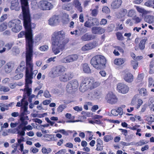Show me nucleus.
I'll return each mask as SVG.
<instances>
[{"label":"nucleus","instance_id":"nucleus-62","mask_svg":"<svg viewBox=\"0 0 154 154\" xmlns=\"http://www.w3.org/2000/svg\"><path fill=\"white\" fill-rule=\"evenodd\" d=\"M7 17V14H4L0 18V22H2L6 19Z\"/></svg>","mask_w":154,"mask_h":154},{"label":"nucleus","instance_id":"nucleus-15","mask_svg":"<svg viewBox=\"0 0 154 154\" xmlns=\"http://www.w3.org/2000/svg\"><path fill=\"white\" fill-rule=\"evenodd\" d=\"M96 82H99L97 81H95L94 79L93 78L90 79L87 77L83 78L82 79L81 84L83 85H86L87 83V85H93V84Z\"/></svg>","mask_w":154,"mask_h":154},{"label":"nucleus","instance_id":"nucleus-59","mask_svg":"<svg viewBox=\"0 0 154 154\" xmlns=\"http://www.w3.org/2000/svg\"><path fill=\"white\" fill-rule=\"evenodd\" d=\"M107 21L106 19H102L100 22V24L101 25H105L107 23Z\"/></svg>","mask_w":154,"mask_h":154},{"label":"nucleus","instance_id":"nucleus-64","mask_svg":"<svg viewBox=\"0 0 154 154\" xmlns=\"http://www.w3.org/2000/svg\"><path fill=\"white\" fill-rule=\"evenodd\" d=\"M119 130L121 131L124 134L125 136H126L127 135L128 131L126 130L121 128H119Z\"/></svg>","mask_w":154,"mask_h":154},{"label":"nucleus","instance_id":"nucleus-8","mask_svg":"<svg viewBox=\"0 0 154 154\" xmlns=\"http://www.w3.org/2000/svg\"><path fill=\"white\" fill-rule=\"evenodd\" d=\"M79 84L76 80H73L69 82L66 86V90L69 93H71L74 90L76 89L78 87Z\"/></svg>","mask_w":154,"mask_h":154},{"label":"nucleus","instance_id":"nucleus-17","mask_svg":"<svg viewBox=\"0 0 154 154\" xmlns=\"http://www.w3.org/2000/svg\"><path fill=\"white\" fill-rule=\"evenodd\" d=\"M72 77V76L71 74L66 73L60 75L59 79L61 81L65 82L70 80Z\"/></svg>","mask_w":154,"mask_h":154},{"label":"nucleus","instance_id":"nucleus-1","mask_svg":"<svg viewBox=\"0 0 154 154\" xmlns=\"http://www.w3.org/2000/svg\"><path fill=\"white\" fill-rule=\"evenodd\" d=\"M65 35L66 33L63 30L55 31L52 34V40L54 47L52 48V50L55 54H57L62 51L69 42V38H65Z\"/></svg>","mask_w":154,"mask_h":154},{"label":"nucleus","instance_id":"nucleus-46","mask_svg":"<svg viewBox=\"0 0 154 154\" xmlns=\"http://www.w3.org/2000/svg\"><path fill=\"white\" fill-rule=\"evenodd\" d=\"M42 16L41 13L36 14L33 15V18L36 20H38L40 19Z\"/></svg>","mask_w":154,"mask_h":154},{"label":"nucleus","instance_id":"nucleus-48","mask_svg":"<svg viewBox=\"0 0 154 154\" xmlns=\"http://www.w3.org/2000/svg\"><path fill=\"white\" fill-rule=\"evenodd\" d=\"M92 22H93L95 25L98 26L100 23L98 19L96 18H92L91 19Z\"/></svg>","mask_w":154,"mask_h":154},{"label":"nucleus","instance_id":"nucleus-30","mask_svg":"<svg viewBox=\"0 0 154 154\" xmlns=\"http://www.w3.org/2000/svg\"><path fill=\"white\" fill-rule=\"evenodd\" d=\"M29 84L25 83V88L24 89L26 91V93L28 96H29L31 94L32 89L31 88H29Z\"/></svg>","mask_w":154,"mask_h":154},{"label":"nucleus","instance_id":"nucleus-50","mask_svg":"<svg viewBox=\"0 0 154 154\" xmlns=\"http://www.w3.org/2000/svg\"><path fill=\"white\" fill-rule=\"evenodd\" d=\"M26 99V96H24L23 98L21 100V102H18L17 103L16 105L17 106L20 107L22 105V103H23V101L24 99Z\"/></svg>","mask_w":154,"mask_h":154},{"label":"nucleus","instance_id":"nucleus-37","mask_svg":"<svg viewBox=\"0 0 154 154\" xmlns=\"http://www.w3.org/2000/svg\"><path fill=\"white\" fill-rule=\"evenodd\" d=\"M131 64L134 69H137L138 66V62L136 60H132L131 61Z\"/></svg>","mask_w":154,"mask_h":154},{"label":"nucleus","instance_id":"nucleus-38","mask_svg":"<svg viewBox=\"0 0 154 154\" xmlns=\"http://www.w3.org/2000/svg\"><path fill=\"white\" fill-rule=\"evenodd\" d=\"M66 106L65 104L60 105L57 108V111L58 112H62L65 108Z\"/></svg>","mask_w":154,"mask_h":154},{"label":"nucleus","instance_id":"nucleus-18","mask_svg":"<svg viewBox=\"0 0 154 154\" xmlns=\"http://www.w3.org/2000/svg\"><path fill=\"white\" fill-rule=\"evenodd\" d=\"M96 46V43L95 42H90L83 46L82 49L84 51L89 50L95 48Z\"/></svg>","mask_w":154,"mask_h":154},{"label":"nucleus","instance_id":"nucleus-60","mask_svg":"<svg viewBox=\"0 0 154 154\" xmlns=\"http://www.w3.org/2000/svg\"><path fill=\"white\" fill-rule=\"evenodd\" d=\"M73 109L78 112L81 111L82 110V107H79L78 106H75L73 107Z\"/></svg>","mask_w":154,"mask_h":154},{"label":"nucleus","instance_id":"nucleus-23","mask_svg":"<svg viewBox=\"0 0 154 154\" xmlns=\"http://www.w3.org/2000/svg\"><path fill=\"white\" fill-rule=\"evenodd\" d=\"M82 66L83 71L85 73H91V70L87 63L83 64Z\"/></svg>","mask_w":154,"mask_h":154},{"label":"nucleus","instance_id":"nucleus-54","mask_svg":"<svg viewBox=\"0 0 154 154\" xmlns=\"http://www.w3.org/2000/svg\"><path fill=\"white\" fill-rule=\"evenodd\" d=\"M54 135L49 134V141L55 140L56 137H54Z\"/></svg>","mask_w":154,"mask_h":154},{"label":"nucleus","instance_id":"nucleus-53","mask_svg":"<svg viewBox=\"0 0 154 154\" xmlns=\"http://www.w3.org/2000/svg\"><path fill=\"white\" fill-rule=\"evenodd\" d=\"M149 81V85L148 86L149 87H152V84L153 82V79L152 78H149L148 79Z\"/></svg>","mask_w":154,"mask_h":154},{"label":"nucleus","instance_id":"nucleus-63","mask_svg":"<svg viewBox=\"0 0 154 154\" xmlns=\"http://www.w3.org/2000/svg\"><path fill=\"white\" fill-rule=\"evenodd\" d=\"M84 26L88 28H91V26L90 23V22L89 21H86L84 24Z\"/></svg>","mask_w":154,"mask_h":154},{"label":"nucleus","instance_id":"nucleus-3","mask_svg":"<svg viewBox=\"0 0 154 154\" xmlns=\"http://www.w3.org/2000/svg\"><path fill=\"white\" fill-rule=\"evenodd\" d=\"M26 32H21L18 35V38H21L25 35L26 40V54L33 53V45L34 41L33 39L32 29L30 28V31L27 33L26 28Z\"/></svg>","mask_w":154,"mask_h":154},{"label":"nucleus","instance_id":"nucleus-20","mask_svg":"<svg viewBox=\"0 0 154 154\" xmlns=\"http://www.w3.org/2000/svg\"><path fill=\"white\" fill-rule=\"evenodd\" d=\"M95 36L94 35L89 33H86L81 37V39L84 41H89L94 39Z\"/></svg>","mask_w":154,"mask_h":154},{"label":"nucleus","instance_id":"nucleus-56","mask_svg":"<svg viewBox=\"0 0 154 154\" xmlns=\"http://www.w3.org/2000/svg\"><path fill=\"white\" fill-rule=\"evenodd\" d=\"M111 113L114 116H117L119 114L117 110L115 109H112L111 111Z\"/></svg>","mask_w":154,"mask_h":154},{"label":"nucleus","instance_id":"nucleus-34","mask_svg":"<svg viewBox=\"0 0 154 154\" xmlns=\"http://www.w3.org/2000/svg\"><path fill=\"white\" fill-rule=\"evenodd\" d=\"M146 41L145 39L142 40L140 42L139 44V47L140 49L143 50L145 48V44Z\"/></svg>","mask_w":154,"mask_h":154},{"label":"nucleus","instance_id":"nucleus-7","mask_svg":"<svg viewBox=\"0 0 154 154\" xmlns=\"http://www.w3.org/2000/svg\"><path fill=\"white\" fill-rule=\"evenodd\" d=\"M66 70L65 67L62 66L60 65L53 68L50 72L53 77H57L60 76L64 74Z\"/></svg>","mask_w":154,"mask_h":154},{"label":"nucleus","instance_id":"nucleus-16","mask_svg":"<svg viewBox=\"0 0 154 154\" xmlns=\"http://www.w3.org/2000/svg\"><path fill=\"white\" fill-rule=\"evenodd\" d=\"M14 63L12 62H9L5 65L4 69L6 73H10L14 67Z\"/></svg>","mask_w":154,"mask_h":154},{"label":"nucleus","instance_id":"nucleus-43","mask_svg":"<svg viewBox=\"0 0 154 154\" xmlns=\"http://www.w3.org/2000/svg\"><path fill=\"white\" fill-rule=\"evenodd\" d=\"M18 4V3L16 1H12L11 2V7H14L12 10H14V9H15L16 7H17Z\"/></svg>","mask_w":154,"mask_h":154},{"label":"nucleus","instance_id":"nucleus-6","mask_svg":"<svg viewBox=\"0 0 154 154\" xmlns=\"http://www.w3.org/2000/svg\"><path fill=\"white\" fill-rule=\"evenodd\" d=\"M9 27L12 28V31L14 32H19L22 29V24L21 21L18 19L12 20L8 23Z\"/></svg>","mask_w":154,"mask_h":154},{"label":"nucleus","instance_id":"nucleus-5","mask_svg":"<svg viewBox=\"0 0 154 154\" xmlns=\"http://www.w3.org/2000/svg\"><path fill=\"white\" fill-rule=\"evenodd\" d=\"M23 20V25L26 28L28 33L30 32V28L35 29L36 25L31 22V16L29 10H22V12Z\"/></svg>","mask_w":154,"mask_h":154},{"label":"nucleus","instance_id":"nucleus-39","mask_svg":"<svg viewBox=\"0 0 154 154\" xmlns=\"http://www.w3.org/2000/svg\"><path fill=\"white\" fill-rule=\"evenodd\" d=\"M104 141L108 142L113 139V137L110 135L105 136L103 138Z\"/></svg>","mask_w":154,"mask_h":154},{"label":"nucleus","instance_id":"nucleus-2","mask_svg":"<svg viewBox=\"0 0 154 154\" xmlns=\"http://www.w3.org/2000/svg\"><path fill=\"white\" fill-rule=\"evenodd\" d=\"M32 53L26 54V83L32 84V80L35 78L38 71H33V65L32 63Z\"/></svg>","mask_w":154,"mask_h":154},{"label":"nucleus","instance_id":"nucleus-27","mask_svg":"<svg viewBox=\"0 0 154 154\" xmlns=\"http://www.w3.org/2000/svg\"><path fill=\"white\" fill-rule=\"evenodd\" d=\"M125 61L124 59L119 58L115 59L114 61V63L117 65L120 66Z\"/></svg>","mask_w":154,"mask_h":154},{"label":"nucleus","instance_id":"nucleus-57","mask_svg":"<svg viewBox=\"0 0 154 154\" xmlns=\"http://www.w3.org/2000/svg\"><path fill=\"white\" fill-rule=\"evenodd\" d=\"M149 105L152 107L154 106V99L152 97L150 99V101L149 102Z\"/></svg>","mask_w":154,"mask_h":154},{"label":"nucleus","instance_id":"nucleus-9","mask_svg":"<svg viewBox=\"0 0 154 154\" xmlns=\"http://www.w3.org/2000/svg\"><path fill=\"white\" fill-rule=\"evenodd\" d=\"M100 84L99 82H96L93 85H91L81 84L79 88L81 92H84L89 89H92L95 88L98 86Z\"/></svg>","mask_w":154,"mask_h":154},{"label":"nucleus","instance_id":"nucleus-45","mask_svg":"<svg viewBox=\"0 0 154 154\" xmlns=\"http://www.w3.org/2000/svg\"><path fill=\"white\" fill-rule=\"evenodd\" d=\"M13 45V43L12 42L8 43L6 44L5 45L6 49L9 50L12 48Z\"/></svg>","mask_w":154,"mask_h":154},{"label":"nucleus","instance_id":"nucleus-58","mask_svg":"<svg viewBox=\"0 0 154 154\" xmlns=\"http://www.w3.org/2000/svg\"><path fill=\"white\" fill-rule=\"evenodd\" d=\"M98 13L97 10H92L91 15L94 17H96Z\"/></svg>","mask_w":154,"mask_h":154},{"label":"nucleus","instance_id":"nucleus-47","mask_svg":"<svg viewBox=\"0 0 154 154\" xmlns=\"http://www.w3.org/2000/svg\"><path fill=\"white\" fill-rule=\"evenodd\" d=\"M116 36L118 40H122L124 39V37L120 32H117L116 33Z\"/></svg>","mask_w":154,"mask_h":154},{"label":"nucleus","instance_id":"nucleus-52","mask_svg":"<svg viewBox=\"0 0 154 154\" xmlns=\"http://www.w3.org/2000/svg\"><path fill=\"white\" fill-rule=\"evenodd\" d=\"M57 132H60V133L66 136H67L69 134L68 133L67 131H65L64 129L58 130Z\"/></svg>","mask_w":154,"mask_h":154},{"label":"nucleus","instance_id":"nucleus-51","mask_svg":"<svg viewBox=\"0 0 154 154\" xmlns=\"http://www.w3.org/2000/svg\"><path fill=\"white\" fill-rule=\"evenodd\" d=\"M27 108L28 107L22 106L21 108L20 111H22L24 113H26L27 114H29V111L27 110Z\"/></svg>","mask_w":154,"mask_h":154},{"label":"nucleus","instance_id":"nucleus-49","mask_svg":"<svg viewBox=\"0 0 154 154\" xmlns=\"http://www.w3.org/2000/svg\"><path fill=\"white\" fill-rule=\"evenodd\" d=\"M149 142V141L148 140L145 141L144 140H141L138 143V144L139 146H141L148 143Z\"/></svg>","mask_w":154,"mask_h":154},{"label":"nucleus","instance_id":"nucleus-44","mask_svg":"<svg viewBox=\"0 0 154 154\" xmlns=\"http://www.w3.org/2000/svg\"><path fill=\"white\" fill-rule=\"evenodd\" d=\"M28 114H27L26 113H24L22 111H21V113L19 116L20 120L23 121V119L25 118V115H27Z\"/></svg>","mask_w":154,"mask_h":154},{"label":"nucleus","instance_id":"nucleus-29","mask_svg":"<svg viewBox=\"0 0 154 154\" xmlns=\"http://www.w3.org/2000/svg\"><path fill=\"white\" fill-rule=\"evenodd\" d=\"M144 20L146 22L149 23H152L154 22V16L151 15L147 16Z\"/></svg>","mask_w":154,"mask_h":154},{"label":"nucleus","instance_id":"nucleus-61","mask_svg":"<svg viewBox=\"0 0 154 154\" xmlns=\"http://www.w3.org/2000/svg\"><path fill=\"white\" fill-rule=\"evenodd\" d=\"M30 150L33 153H36L38 152V149L35 148V147H31L30 148Z\"/></svg>","mask_w":154,"mask_h":154},{"label":"nucleus","instance_id":"nucleus-35","mask_svg":"<svg viewBox=\"0 0 154 154\" xmlns=\"http://www.w3.org/2000/svg\"><path fill=\"white\" fill-rule=\"evenodd\" d=\"M77 27L79 31V34L80 35L86 31V29H84L83 26H78Z\"/></svg>","mask_w":154,"mask_h":154},{"label":"nucleus","instance_id":"nucleus-28","mask_svg":"<svg viewBox=\"0 0 154 154\" xmlns=\"http://www.w3.org/2000/svg\"><path fill=\"white\" fill-rule=\"evenodd\" d=\"M40 5L42 8V10H46V8H47L48 2L46 1L42 0L40 2Z\"/></svg>","mask_w":154,"mask_h":154},{"label":"nucleus","instance_id":"nucleus-4","mask_svg":"<svg viewBox=\"0 0 154 154\" xmlns=\"http://www.w3.org/2000/svg\"><path fill=\"white\" fill-rule=\"evenodd\" d=\"M106 61V60L104 56L99 55L92 58L91 63L96 69H101L105 68Z\"/></svg>","mask_w":154,"mask_h":154},{"label":"nucleus","instance_id":"nucleus-33","mask_svg":"<svg viewBox=\"0 0 154 154\" xmlns=\"http://www.w3.org/2000/svg\"><path fill=\"white\" fill-rule=\"evenodd\" d=\"M149 73L152 74L154 73V62L152 61L149 65Z\"/></svg>","mask_w":154,"mask_h":154},{"label":"nucleus","instance_id":"nucleus-10","mask_svg":"<svg viewBox=\"0 0 154 154\" xmlns=\"http://www.w3.org/2000/svg\"><path fill=\"white\" fill-rule=\"evenodd\" d=\"M106 99L108 103L112 104L116 103L118 100L116 95L112 92H109L107 94Z\"/></svg>","mask_w":154,"mask_h":154},{"label":"nucleus","instance_id":"nucleus-32","mask_svg":"<svg viewBox=\"0 0 154 154\" xmlns=\"http://www.w3.org/2000/svg\"><path fill=\"white\" fill-rule=\"evenodd\" d=\"M139 91L140 94L143 96H145L148 95L147 91L144 88H142L139 90Z\"/></svg>","mask_w":154,"mask_h":154},{"label":"nucleus","instance_id":"nucleus-12","mask_svg":"<svg viewBox=\"0 0 154 154\" xmlns=\"http://www.w3.org/2000/svg\"><path fill=\"white\" fill-rule=\"evenodd\" d=\"M79 57V56L76 54H71L63 58L62 62L66 63L74 62L77 60Z\"/></svg>","mask_w":154,"mask_h":154},{"label":"nucleus","instance_id":"nucleus-14","mask_svg":"<svg viewBox=\"0 0 154 154\" xmlns=\"http://www.w3.org/2000/svg\"><path fill=\"white\" fill-rule=\"evenodd\" d=\"M105 31V29L104 28L100 26L93 27L91 28L92 33L95 34L101 35Z\"/></svg>","mask_w":154,"mask_h":154},{"label":"nucleus","instance_id":"nucleus-21","mask_svg":"<svg viewBox=\"0 0 154 154\" xmlns=\"http://www.w3.org/2000/svg\"><path fill=\"white\" fill-rule=\"evenodd\" d=\"M122 3L121 0H114L111 4L112 8L116 9L119 8Z\"/></svg>","mask_w":154,"mask_h":154},{"label":"nucleus","instance_id":"nucleus-55","mask_svg":"<svg viewBox=\"0 0 154 154\" xmlns=\"http://www.w3.org/2000/svg\"><path fill=\"white\" fill-rule=\"evenodd\" d=\"M48 47L47 45H44L39 48L40 50L42 51H45L47 50Z\"/></svg>","mask_w":154,"mask_h":154},{"label":"nucleus","instance_id":"nucleus-31","mask_svg":"<svg viewBox=\"0 0 154 154\" xmlns=\"http://www.w3.org/2000/svg\"><path fill=\"white\" fill-rule=\"evenodd\" d=\"M148 1L145 2L144 5L147 7H152L154 9V0H148Z\"/></svg>","mask_w":154,"mask_h":154},{"label":"nucleus","instance_id":"nucleus-24","mask_svg":"<svg viewBox=\"0 0 154 154\" xmlns=\"http://www.w3.org/2000/svg\"><path fill=\"white\" fill-rule=\"evenodd\" d=\"M69 15L66 13H63L62 17V22L64 24H67L69 21Z\"/></svg>","mask_w":154,"mask_h":154},{"label":"nucleus","instance_id":"nucleus-25","mask_svg":"<svg viewBox=\"0 0 154 154\" xmlns=\"http://www.w3.org/2000/svg\"><path fill=\"white\" fill-rule=\"evenodd\" d=\"M102 94L101 91L95 90L92 94V97L98 99L102 97Z\"/></svg>","mask_w":154,"mask_h":154},{"label":"nucleus","instance_id":"nucleus-41","mask_svg":"<svg viewBox=\"0 0 154 154\" xmlns=\"http://www.w3.org/2000/svg\"><path fill=\"white\" fill-rule=\"evenodd\" d=\"M128 16L131 17L136 16V13L134 10H129L128 13Z\"/></svg>","mask_w":154,"mask_h":154},{"label":"nucleus","instance_id":"nucleus-11","mask_svg":"<svg viewBox=\"0 0 154 154\" xmlns=\"http://www.w3.org/2000/svg\"><path fill=\"white\" fill-rule=\"evenodd\" d=\"M117 89L119 93L122 94H125L128 92L129 88L126 85L120 83L118 84Z\"/></svg>","mask_w":154,"mask_h":154},{"label":"nucleus","instance_id":"nucleus-13","mask_svg":"<svg viewBox=\"0 0 154 154\" xmlns=\"http://www.w3.org/2000/svg\"><path fill=\"white\" fill-rule=\"evenodd\" d=\"M122 77L125 81L128 83H131L133 81V75L128 72H123L122 75Z\"/></svg>","mask_w":154,"mask_h":154},{"label":"nucleus","instance_id":"nucleus-19","mask_svg":"<svg viewBox=\"0 0 154 154\" xmlns=\"http://www.w3.org/2000/svg\"><path fill=\"white\" fill-rule=\"evenodd\" d=\"M49 24L50 25L57 24L60 22V17L59 16H54L49 20Z\"/></svg>","mask_w":154,"mask_h":154},{"label":"nucleus","instance_id":"nucleus-26","mask_svg":"<svg viewBox=\"0 0 154 154\" xmlns=\"http://www.w3.org/2000/svg\"><path fill=\"white\" fill-rule=\"evenodd\" d=\"M73 5L78 10H82L81 4L79 0H74L73 2Z\"/></svg>","mask_w":154,"mask_h":154},{"label":"nucleus","instance_id":"nucleus-22","mask_svg":"<svg viewBox=\"0 0 154 154\" xmlns=\"http://www.w3.org/2000/svg\"><path fill=\"white\" fill-rule=\"evenodd\" d=\"M22 10H29L27 0H20Z\"/></svg>","mask_w":154,"mask_h":154},{"label":"nucleus","instance_id":"nucleus-42","mask_svg":"<svg viewBox=\"0 0 154 154\" xmlns=\"http://www.w3.org/2000/svg\"><path fill=\"white\" fill-rule=\"evenodd\" d=\"M7 27V26L4 23H2L0 25V31L2 32L6 29Z\"/></svg>","mask_w":154,"mask_h":154},{"label":"nucleus","instance_id":"nucleus-40","mask_svg":"<svg viewBox=\"0 0 154 154\" xmlns=\"http://www.w3.org/2000/svg\"><path fill=\"white\" fill-rule=\"evenodd\" d=\"M23 73H20L14 76L13 79L15 80H18L21 78L23 76Z\"/></svg>","mask_w":154,"mask_h":154},{"label":"nucleus","instance_id":"nucleus-36","mask_svg":"<svg viewBox=\"0 0 154 154\" xmlns=\"http://www.w3.org/2000/svg\"><path fill=\"white\" fill-rule=\"evenodd\" d=\"M4 45V42L0 40V53H3L5 51L6 48L3 47Z\"/></svg>","mask_w":154,"mask_h":154}]
</instances>
